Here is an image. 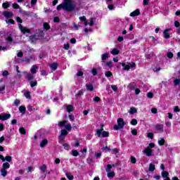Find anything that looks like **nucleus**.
Masks as SVG:
<instances>
[{
    "mask_svg": "<svg viewBox=\"0 0 180 180\" xmlns=\"http://www.w3.org/2000/svg\"><path fill=\"white\" fill-rule=\"evenodd\" d=\"M75 2L72 0H65L64 3L59 4L57 6V11H61V9H64V11H68V12H71L75 9Z\"/></svg>",
    "mask_w": 180,
    "mask_h": 180,
    "instance_id": "obj_1",
    "label": "nucleus"
},
{
    "mask_svg": "<svg viewBox=\"0 0 180 180\" xmlns=\"http://www.w3.org/2000/svg\"><path fill=\"white\" fill-rule=\"evenodd\" d=\"M117 123V124L114 126V130H120L126 125V122H124L123 118H118Z\"/></svg>",
    "mask_w": 180,
    "mask_h": 180,
    "instance_id": "obj_2",
    "label": "nucleus"
},
{
    "mask_svg": "<svg viewBox=\"0 0 180 180\" xmlns=\"http://www.w3.org/2000/svg\"><path fill=\"white\" fill-rule=\"evenodd\" d=\"M98 137H109V132L103 131V125H101V129L96 130Z\"/></svg>",
    "mask_w": 180,
    "mask_h": 180,
    "instance_id": "obj_3",
    "label": "nucleus"
},
{
    "mask_svg": "<svg viewBox=\"0 0 180 180\" xmlns=\"http://www.w3.org/2000/svg\"><path fill=\"white\" fill-rule=\"evenodd\" d=\"M122 67H124L123 68V71H129V70H130V68L133 69V68H136V63H128L126 65V63H120Z\"/></svg>",
    "mask_w": 180,
    "mask_h": 180,
    "instance_id": "obj_4",
    "label": "nucleus"
},
{
    "mask_svg": "<svg viewBox=\"0 0 180 180\" xmlns=\"http://www.w3.org/2000/svg\"><path fill=\"white\" fill-rule=\"evenodd\" d=\"M58 126H60V127H63V126H64V127L66 129V130H68V131H71V130L72 129V127H71V124H70V123L67 124V121H65V120L59 122Z\"/></svg>",
    "mask_w": 180,
    "mask_h": 180,
    "instance_id": "obj_5",
    "label": "nucleus"
},
{
    "mask_svg": "<svg viewBox=\"0 0 180 180\" xmlns=\"http://www.w3.org/2000/svg\"><path fill=\"white\" fill-rule=\"evenodd\" d=\"M143 154H146V157H153L154 156V151L153 149H150V148H146L143 150Z\"/></svg>",
    "mask_w": 180,
    "mask_h": 180,
    "instance_id": "obj_6",
    "label": "nucleus"
},
{
    "mask_svg": "<svg viewBox=\"0 0 180 180\" xmlns=\"http://www.w3.org/2000/svg\"><path fill=\"white\" fill-rule=\"evenodd\" d=\"M3 15L6 19H11L13 18V13L12 11H4L3 12Z\"/></svg>",
    "mask_w": 180,
    "mask_h": 180,
    "instance_id": "obj_7",
    "label": "nucleus"
},
{
    "mask_svg": "<svg viewBox=\"0 0 180 180\" xmlns=\"http://www.w3.org/2000/svg\"><path fill=\"white\" fill-rule=\"evenodd\" d=\"M18 27L22 33H30V30L26 27H22V24H18Z\"/></svg>",
    "mask_w": 180,
    "mask_h": 180,
    "instance_id": "obj_8",
    "label": "nucleus"
},
{
    "mask_svg": "<svg viewBox=\"0 0 180 180\" xmlns=\"http://www.w3.org/2000/svg\"><path fill=\"white\" fill-rule=\"evenodd\" d=\"M23 74H25V78L28 81H33L34 79V75L32 73H27L26 72H23Z\"/></svg>",
    "mask_w": 180,
    "mask_h": 180,
    "instance_id": "obj_9",
    "label": "nucleus"
},
{
    "mask_svg": "<svg viewBox=\"0 0 180 180\" xmlns=\"http://www.w3.org/2000/svg\"><path fill=\"white\" fill-rule=\"evenodd\" d=\"M0 160H1L2 162H5V161H7V162H11V161H12V157L11 156H6L4 158V155H0Z\"/></svg>",
    "mask_w": 180,
    "mask_h": 180,
    "instance_id": "obj_10",
    "label": "nucleus"
},
{
    "mask_svg": "<svg viewBox=\"0 0 180 180\" xmlns=\"http://www.w3.org/2000/svg\"><path fill=\"white\" fill-rule=\"evenodd\" d=\"M8 119H11V114H1L0 115V120H8Z\"/></svg>",
    "mask_w": 180,
    "mask_h": 180,
    "instance_id": "obj_11",
    "label": "nucleus"
},
{
    "mask_svg": "<svg viewBox=\"0 0 180 180\" xmlns=\"http://www.w3.org/2000/svg\"><path fill=\"white\" fill-rule=\"evenodd\" d=\"M155 129L158 131H164V124H158L155 125Z\"/></svg>",
    "mask_w": 180,
    "mask_h": 180,
    "instance_id": "obj_12",
    "label": "nucleus"
},
{
    "mask_svg": "<svg viewBox=\"0 0 180 180\" xmlns=\"http://www.w3.org/2000/svg\"><path fill=\"white\" fill-rule=\"evenodd\" d=\"M39 70V67L37 66L36 65H34L32 66L31 68V74H36V72H37V70Z\"/></svg>",
    "mask_w": 180,
    "mask_h": 180,
    "instance_id": "obj_13",
    "label": "nucleus"
},
{
    "mask_svg": "<svg viewBox=\"0 0 180 180\" xmlns=\"http://www.w3.org/2000/svg\"><path fill=\"white\" fill-rule=\"evenodd\" d=\"M68 134V131H67V129H62L60 131V139H62V140H63L64 139L63 136H67Z\"/></svg>",
    "mask_w": 180,
    "mask_h": 180,
    "instance_id": "obj_14",
    "label": "nucleus"
},
{
    "mask_svg": "<svg viewBox=\"0 0 180 180\" xmlns=\"http://www.w3.org/2000/svg\"><path fill=\"white\" fill-rule=\"evenodd\" d=\"M49 67L53 71H56V70H57V68L58 67V64L53 63L49 64Z\"/></svg>",
    "mask_w": 180,
    "mask_h": 180,
    "instance_id": "obj_15",
    "label": "nucleus"
},
{
    "mask_svg": "<svg viewBox=\"0 0 180 180\" xmlns=\"http://www.w3.org/2000/svg\"><path fill=\"white\" fill-rule=\"evenodd\" d=\"M139 15H140V10L136 9L134 11L131 12L129 14V16L134 17V16H139Z\"/></svg>",
    "mask_w": 180,
    "mask_h": 180,
    "instance_id": "obj_16",
    "label": "nucleus"
},
{
    "mask_svg": "<svg viewBox=\"0 0 180 180\" xmlns=\"http://www.w3.org/2000/svg\"><path fill=\"white\" fill-rule=\"evenodd\" d=\"M120 53V51L117 49H112V51H110V54L112 56H117V54Z\"/></svg>",
    "mask_w": 180,
    "mask_h": 180,
    "instance_id": "obj_17",
    "label": "nucleus"
},
{
    "mask_svg": "<svg viewBox=\"0 0 180 180\" xmlns=\"http://www.w3.org/2000/svg\"><path fill=\"white\" fill-rule=\"evenodd\" d=\"M66 110L68 113H71V112L74 111V106L72 105H66Z\"/></svg>",
    "mask_w": 180,
    "mask_h": 180,
    "instance_id": "obj_18",
    "label": "nucleus"
},
{
    "mask_svg": "<svg viewBox=\"0 0 180 180\" xmlns=\"http://www.w3.org/2000/svg\"><path fill=\"white\" fill-rule=\"evenodd\" d=\"M20 13H22L24 16H30V12L23 11L22 8H20L19 10Z\"/></svg>",
    "mask_w": 180,
    "mask_h": 180,
    "instance_id": "obj_19",
    "label": "nucleus"
},
{
    "mask_svg": "<svg viewBox=\"0 0 180 180\" xmlns=\"http://www.w3.org/2000/svg\"><path fill=\"white\" fill-rule=\"evenodd\" d=\"M49 143V141H47V139H44L40 142V147H41V148H43V147H46V146H47Z\"/></svg>",
    "mask_w": 180,
    "mask_h": 180,
    "instance_id": "obj_20",
    "label": "nucleus"
},
{
    "mask_svg": "<svg viewBox=\"0 0 180 180\" xmlns=\"http://www.w3.org/2000/svg\"><path fill=\"white\" fill-rule=\"evenodd\" d=\"M169 30H171V29L165 30L163 32L165 39H169V33H168V32H169Z\"/></svg>",
    "mask_w": 180,
    "mask_h": 180,
    "instance_id": "obj_21",
    "label": "nucleus"
},
{
    "mask_svg": "<svg viewBox=\"0 0 180 180\" xmlns=\"http://www.w3.org/2000/svg\"><path fill=\"white\" fill-rule=\"evenodd\" d=\"M86 88L87 91H90V92H92V91H94V85H92V84H86Z\"/></svg>",
    "mask_w": 180,
    "mask_h": 180,
    "instance_id": "obj_22",
    "label": "nucleus"
},
{
    "mask_svg": "<svg viewBox=\"0 0 180 180\" xmlns=\"http://www.w3.org/2000/svg\"><path fill=\"white\" fill-rule=\"evenodd\" d=\"M39 169L42 174H44V172L47 171V166L46 165H43L42 166L39 167Z\"/></svg>",
    "mask_w": 180,
    "mask_h": 180,
    "instance_id": "obj_23",
    "label": "nucleus"
},
{
    "mask_svg": "<svg viewBox=\"0 0 180 180\" xmlns=\"http://www.w3.org/2000/svg\"><path fill=\"white\" fill-rule=\"evenodd\" d=\"M11 168V165L8 162L3 163L2 168L3 169H9Z\"/></svg>",
    "mask_w": 180,
    "mask_h": 180,
    "instance_id": "obj_24",
    "label": "nucleus"
},
{
    "mask_svg": "<svg viewBox=\"0 0 180 180\" xmlns=\"http://www.w3.org/2000/svg\"><path fill=\"white\" fill-rule=\"evenodd\" d=\"M19 111L20 112V113H22V115H25L26 114V107L25 106H20L19 107Z\"/></svg>",
    "mask_w": 180,
    "mask_h": 180,
    "instance_id": "obj_25",
    "label": "nucleus"
},
{
    "mask_svg": "<svg viewBox=\"0 0 180 180\" xmlns=\"http://www.w3.org/2000/svg\"><path fill=\"white\" fill-rule=\"evenodd\" d=\"M108 57H109L108 53H103L101 56V60H102L103 63H105V61H106V60L108 59Z\"/></svg>",
    "mask_w": 180,
    "mask_h": 180,
    "instance_id": "obj_26",
    "label": "nucleus"
},
{
    "mask_svg": "<svg viewBox=\"0 0 180 180\" xmlns=\"http://www.w3.org/2000/svg\"><path fill=\"white\" fill-rule=\"evenodd\" d=\"M0 172L1 174V176L5 177L6 176V175H8V171H6V169H2L0 170Z\"/></svg>",
    "mask_w": 180,
    "mask_h": 180,
    "instance_id": "obj_27",
    "label": "nucleus"
},
{
    "mask_svg": "<svg viewBox=\"0 0 180 180\" xmlns=\"http://www.w3.org/2000/svg\"><path fill=\"white\" fill-rule=\"evenodd\" d=\"M162 178H168L169 176V173L167 171H163L162 172Z\"/></svg>",
    "mask_w": 180,
    "mask_h": 180,
    "instance_id": "obj_28",
    "label": "nucleus"
},
{
    "mask_svg": "<svg viewBox=\"0 0 180 180\" xmlns=\"http://www.w3.org/2000/svg\"><path fill=\"white\" fill-rule=\"evenodd\" d=\"M70 154L73 155V157H78V154H79V153H78L77 150H72Z\"/></svg>",
    "mask_w": 180,
    "mask_h": 180,
    "instance_id": "obj_29",
    "label": "nucleus"
},
{
    "mask_svg": "<svg viewBox=\"0 0 180 180\" xmlns=\"http://www.w3.org/2000/svg\"><path fill=\"white\" fill-rule=\"evenodd\" d=\"M31 88H34V86H37V81H32L30 83Z\"/></svg>",
    "mask_w": 180,
    "mask_h": 180,
    "instance_id": "obj_30",
    "label": "nucleus"
},
{
    "mask_svg": "<svg viewBox=\"0 0 180 180\" xmlns=\"http://www.w3.org/2000/svg\"><path fill=\"white\" fill-rule=\"evenodd\" d=\"M107 176L108 178H114L115 177V172H108Z\"/></svg>",
    "mask_w": 180,
    "mask_h": 180,
    "instance_id": "obj_31",
    "label": "nucleus"
},
{
    "mask_svg": "<svg viewBox=\"0 0 180 180\" xmlns=\"http://www.w3.org/2000/svg\"><path fill=\"white\" fill-rule=\"evenodd\" d=\"M9 6H10L9 2H8V1H6V2L3 3V4H2V7L4 9H8V8H9Z\"/></svg>",
    "mask_w": 180,
    "mask_h": 180,
    "instance_id": "obj_32",
    "label": "nucleus"
},
{
    "mask_svg": "<svg viewBox=\"0 0 180 180\" xmlns=\"http://www.w3.org/2000/svg\"><path fill=\"white\" fill-rule=\"evenodd\" d=\"M130 115H134V113H137V109L135 108H131L129 110Z\"/></svg>",
    "mask_w": 180,
    "mask_h": 180,
    "instance_id": "obj_33",
    "label": "nucleus"
},
{
    "mask_svg": "<svg viewBox=\"0 0 180 180\" xmlns=\"http://www.w3.org/2000/svg\"><path fill=\"white\" fill-rule=\"evenodd\" d=\"M159 146H164L165 144V140L164 139H160L158 141Z\"/></svg>",
    "mask_w": 180,
    "mask_h": 180,
    "instance_id": "obj_34",
    "label": "nucleus"
},
{
    "mask_svg": "<svg viewBox=\"0 0 180 180\" xmlns=\"http://www.w3.org/2000/svg\"><path fill=\"white\" fill-rule=\"evenodd\" d=\"M24 96H25V98L27 99H31L32 98V96H30V93L29 91H27V92L24 93Z\"/></svg>",
    "mask_w": 180,
    "mask_h": 180,
    "instance_id": "obj_35",
    "label": "nucleus"
},
{
    "mask_svg": "<svg viewBox=\"0 0 180 180\" xmlns=\"http://www.w3.org/2000/svg\"><path fill=\"white\" fill-rule=\"evenodd\" d=\"M155 169V165H153V164H150L149 165V171L150 172H154V170Z\"/></svg>",
    "mask_w": 180,
    "mask_h": 180,
    "instance_id": "obj_36",
    "label": "nucleus"
},
{
    "mask_svg": "<svg viewBox=\"0 0 180 180\" xmlns=\"http://www.w3.org/2000/svg\"><path fill=\"white\" fill-rule=\"evenodd\" d=\"M6 41H8V43H12V41H13V39L12 38V35H8L6 37Z\"/></svg>",
    "mask_w": 180,
    "mask_h": 180,
    "instance_id": "obj_37",
    "label": "nucleus"
},
{
    "mask_svg": "<svg viewBox=\"0 0 180 180\" xmlns=\"http://www.w3.org/2000/svg\"><path fill=\"white\" fill-rule=\"evenodd\" d=\"M105 75L107 77V78H110V77H112L113 75L112 74V72L107 71L105 72Z\"/></svg>",
    "mask_w": 180,
    "mask_h": 180,
    "instance_id": "obj_38",
    "label": "nucleus"
},
{
    "mask_svg": "<svg viewBox=\"0 0 180 180\" xmlns=\"http://www.w3.org/2000/svg\"><path fill=\"white\" fill-rule=\"evenodd\" d=\"M6 23H8V25H13L15 23V20L13 19L6 20Z\"/></svg>",
    "mask_w": 180,
    "mask_h": 180,
    "instance_id": "obj_39",
    "label": "nucleus"
},
{
    "mask_svg": "<svg viewBox=\"0 0 180 180\" xmlns=\"http://www.w3.org/2000/svg\"><path fill=\"white\" fill-rule=\"evenodd\" d=\"M19 131H20V134H26V129H25L24 127H20L19 129Z\"/></svg>",
    "mask_w": 180,
    "mask_h": 180,
    "instance_id": "obj_40",
    "label": "nucleus"
},
{
    "mask_svg": "<svg viewBox=\"0 0 180 180\" xmlns=\"http://www.w3.org/2000/svg\"><path fill=\"white\" fill-rule=\"evenodd\" d=\"M84 95V90H79L78 93L76 94V96L77 98H79V96H82Z\"/></svg>",
    "mask_w": 180,
    "mask_h": 180,
    "instance_id": "obj_41",
    "label": "nucleus"
},
{
    "mask_svg": "<svg viewBox=\"0 0 180 180\" xmlns=\"http://www.w3.org/2000/svg\"><path fill=\"white\" fill-rule=\"evenodd\" d=\"M13 105L14 106H19V105H20V101L19 99H15Z\"/></svg>",
    "mask_w": 180,
    "mask_h": 180,
    "instance_id": "obj_42",
    "label": "nucleus"
},
{
    "mask_svg": "<svg viewBox=\"0 0 180 180\" xmlns=\"http://www.w3.org/2000/svg\"><path fill=\"white\" fill-rule=\"evenodd\" d=\"M65 175H66L67 178L69 179L70 180L74 179V176L71 175V174L66 173Z\"/></svg>",
    "mask_w": 180,
    "mask_h": 180,
    "instance_id": "obj_43",
    "label": "nucleus"
},
{
    "mask_svg": "<svg viewBox=\"0 0 180 180\" xmlns=\"http://www.w3.org/2000/svg\"><path fill=\"white\" fill-rule=\"evenodd\" d=\"M95 157H96V158H101V157H102V153L96 152L95 153Z\"/></svg>",
    "mask_w": 180,
    "mask_h": 180,
    "instance_id": "obj_44",
    "label": "nucleus"
},
{
    "mask_svg": "<svg viewBox=\"0 0 180 180\" xmlns=\"http://www.w3.org/2000/svg\"><path fill=\"white\" fill-rule=\"evenodd\" d=\"M155 147V144H154V143H150L148 144L147 148L152 150V148H154Z\"/></svg>",
    "mask_w": 180,
    "mask_h": 180,
    "instance_id": "obj_45",
    "label": "nucleus"
},
{
    "mask_svg": "<svg viewBox=\"0 0 180 180\" xmlns=\"http://www.w3.org/2000/svg\"><path fill=\"white\" fill-rule=\"evenodd\" d=\"M106 65H107V67H108V68H112V67H113L112 60L107 62Z\"/></svg>",
    "mask_w": 180,
    "mask_h": 180,
    "instance_id": "obj_46",
    "label": "nucleus"
},
{
    "mask_svg": "<svg viewBox=\"0 0 180 180\" xmlns=\"http://www.w3.org/2000/svg\"><path fill=\"white\" fill-rule=\"evenodd\" d=\"M13 8L14 9H20V6L18 4H13Z\"/></svg>",
    "mask_w": 180,
    "mask_h": 180,
    "instance_id": "obj_47",
    "label": "nucleus"
},
{
    "mask_svg": "<svg viewBox=\"0 0 180 180\" xmlns=\"http://www.w3.org/2000/svg\"><path fill=\"white\" fill-rule=\"evenodd\" d=\"M131 162L132 164H136V162H137V160L134 158V156L131 157Z\"/></svg>",
    "mask_w": 180,
    "mask_h": 180,
    "instance_id": "obj_48",
    "label": "nucleus"
},
{
    "mask_svg": "<svg viewBox=\"0 0 180 180\" xmlns=\"http://www.w3.org/2000/svg\"><path fill=\"white\" fill-rule=\"evenodd\" d=\"M44 29H46V30H49V29H50V25H49V23L45 22L44 23Z\"/></svg>",
    "mask_w": 180,
    "mask_h": 180,
    "instance_id": "obj_49",
    "label": "nucleus"
},
{
    "mask_svg": "<svg viewBox=\"0 0 180 180\" xmlns=\"http://www.w3.org/2000/svg\"><path fill=\"white\" fill-rule=\"evenodd\" d=\"M110 169H112V165H108L107 167L105 169L106 172H110Z\"/></svg>",
    "mask_w": 180,
    "mask_h": 180,
    "instance_id": "obj_50",
    "label": "nucleus"
},
{
    "mask_svg": "<svg viewBox=\"0 0 180 180\" xmlns=\"http://www.w3.org/2000/svg\"><path fill=\"white\" fill-rule=\"evenodd\" d=\"M179 83H180V79H176L174 81V85H175V86L179 85Z\"/></svg>",
    "mask_w": 180,
    "mask_h": 180,
    "instance_id": "obj_51",
    "label": "nucleus"
},
{
    "mask_svg": "<svg viewBox=\"0 0 180 180\" xmlns=\"http://www.w3.org/2000/svg\"><path fill=\"white\" fill-rule=\"evenodd\" d=\"M131 124H132V126H136V124H137V120L133 119V120L131 121Z\"/></svg>",
    "mask_w": 180,
    "mask_h": 180,
    "instance_id": "obj_52",
    "label": "nucleus"
},
{
    "mask_svg": "<svg viewBox=\"0 0 180 180\" xmlns=\"http://www.w3.org/2000/svg\"><path fill=\"white\" fill-rule=\"evenodd\" d=\"M5 88H6L5 84L0 86V92H4V91H5Z\"/></svg>",
    "mask_w": 180,
    "mask_h": 180,
    "instance_id": "obj_53",
    "label": "nucleus"
},
{
    "mask_svg": "<svg viewBox=\"0 0 180 180\" xmlns=\"http://www.w3.org/2000/svg\"><path fill=\"white\" fill-rule=\"evenodd\" d=\"M77 77H82V75H84V72H82V71L79 70L77 72V73L76 74Z\"/></svg>",
    "mask_w": 180,
    "mask_h": 180,
    "instance_id": "obj_54",
    "label": "nucleus"
},
{
    "mask_svg": "<svg viewBox=\"0 0 180 180\" xmlns=\"http://www.w3.org/2000/svg\"><path fill=\"white\" fill-rule=\"evenodd\" d=\"M111 89H112V91H114V92H116L117 91V86L111 85Z\"/></svg>",
    "mask_w": 180,
    "mask_h": 180,
    "instance_id": "obj_55",
    "label": "nucleus"
},
{
    "mask_svg": "<svg viewBox=\"0 0 180 180\" xmlns=\"http://www.w3.org/2000/svg\"><path fill=\"white\" fill-rule=\"evenodd\" d=\"M147 96L148 98H149V99H152V98L154 96V94H153L152 92H149L148 93Z\"/></svg>",
    "mask_w": 180,
    "mask_h": 180,
    "instance_id": "obj_56",
    "label": "nucleus"
},
{
    "mask_svg": "<svg viewBox=\"0 0 180 180\" xmlns=\"http://www.w3.org/2000/svg\"><path fill=\"white\" fill-rule=\"evenodd\" d=\"M79 20H81V22H85V20H86V17H85V15H83L82 17L79 18Z\"/></svg>",
    "mask_w": 180,
    "mask_h": 180,
    "instance_id": "obj_57",
    "label": "nucleus"
},
{
    "mask_svg": "<svg viewBox=\"0 0 180 180\" xmlns=\"http://www.w3.org/2000/svg\"><path fill=\"white\" fill-rule=\"evenodd\" d=\"M151 112H152V113L155 115V114H157L158 112V110H157V108H153L151 109Z\"/></svg>",
    "mask_w": 180,
    "mask_h": 180,
    "instance_id": "obj_58",
    "label": "nucleus"
},
{
    "mask_svg": "<svg viewBox=\"0 0 180 180\" xmlns=\"http://www.w3.org/2000/svg\"><path fill=\"white\" fill-rule=\"evenodd\" d=\"M167 57L168 58H172V57H174V53H172V52L167 53Z\"/></svg>",
    "mask_w": 180,
    "mask_h": 180,
    "instance_id": "obj_59",
    "label": "nucleus"
},
{
    "mask_svg": "<svg viewBox=\"0 0 180 180\" xmlns=\"http://www.w3.org/2000/svg\"><path fill=\"white\" fill-rule=\"evenodd\" d=\"M131 134H132L134 136H137V129H132Z\"/></svg>",
    "mask_w": 180,
    "mask_h": 180,
    "instance_id": "obj_60",
    "label": "nucleus"
},
{
    "mask_svg": "<svg viewBox=\"0 0 180 180\" xmlns=\"http://www.w3.org/2000/svg\"><path fill=\"white\" fill-rule=\"evenodd\" d=\"M63 147L65 148V150H70V145L65 143L63 144Z\"/></svg>",
    "mask_w": 180,
    "mask_h": 180,
    "instance_id": "obj_61",
    "label": "nucleus"
},
{
    "mask_svg": "<svg viewBox=\"0 0 180 180\" xmlns=\"http://www.w3.org/2000/svg\"><path fill=\"white\" fill-rule=\"evenodd\" d=\"M90 22H89V26H94V18H90Z\"/></svg>",
    "mask_w": 180,
    "mask_h": 180,
    "instance_id": "obj_62",
    "label": "nucleus"
},
{
    "mask_svg": "<svg viewBox=\"0 0 180 180\" xmlns=\"http://www.w3.org/2000/svg\"><path fill=\"white\" fill-rule=\"evenodd\" d=\"M101 101V98L96 96L94 98V102H99Z\"/></svg>",
    "mask_w": 180,
    "mask_h": 180,
    "instance_id": "obj_63",
    "label": "nucleus"
},
{
    "mask_svg": "<svg viewBox=\"0 0 180 180\" xmlns=\"http://www.w3.org/2000/svg\"><path fill=\"white\" fill-rule=\"evenodd\" d=\"M174 112H180L179 107H178V106H174Z\"/></svg>",
    "mask_w": 180,
    "mask_h": 180,
    "instance_id": "obj_64",
    "label": "nucleus"
}]
</instances>
